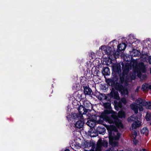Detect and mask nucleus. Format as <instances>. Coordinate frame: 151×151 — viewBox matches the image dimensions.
I'll use <instances>...</instances> for the list:
<instances>
[{
    "instance_id": "1",
    "label": "nucleus",
    "mask_w": 151,
    "mask_h": 151,
    "mask_svg": "<svg viewBox=\"0 0 151 151\" xmlns=\"http://www.w3.org/2000/svg\"><path fill=\"white\" fill-rule=\"evenodd\" d=\"M122 73L120 75V83H115L110 79H108V82L109 85L119 90L122 95H127L128 91L125 86L128 85V82L134 79L137 76L139 78H146V75L142 74V72L145 73L146 70L144 63H140L137 65L135 61L126 63L125 65H122Z\"/></svg>"
},
{
    "instance_id": "2",
    "label": "nucleus",
    "mask_w": 151,
    "mask_h": 151,
    "mask_svg": "<svg viewBox=\"0 0 151 151\" xmlns=\"http://www.w3.org/2000/svg\"><path fill=\"white\" fill-rule=\"evenodd\" d=\"M104 107L106 109L104 111L101 116L106 122L109 124H114L115 126H111L109 132V144L112 147L117 146L118 141L120 134L118 131V129H121L123 128V125L121 120L118 118H122L125 117V114L123 111H119L118 114L111 109L110 101L103 103Z\"/></svg>"
},
{
    "instance_id": "3",
    "label": "nucleus",
    "mask_w": 151,
    "mask_h": 151,
    "mask_svg": "<svg viewBox=\"0 0 151 151\" xmlns=\"http://www.w3.org/2000/svg\"><path fill=\"white\" fill-rule=\"evenodd\" d=\"M79 113L73 114V117L74 119H88L91 118V114L88 110L89 109H86L83 106H80L78 109Z\"/></svg>"
},
{
    "instance_id": "4",
    "label": "nucleus",
    "mask_w": 151,
    "mask_h": 151,
    "mask_svg": "<svg viewBox=\"0 0 151 151\" xmlns=\"http://www.w3.org/2000/svg\"><path fill=\"white\" fill-rule=\"evenodd\" d=\"M145 101L140 99L139 98L137 100L135 103L132 104L130 105L131 109L134 111V113L137 114L138 113V109L140 111H142L143 110V108L142 106L144 105Z\"/></svg>"
},
{
    "instance_id": "5",
    "label": "nucleus",
    "mask_w": 151,
    "mask_h": 151,
    "mask_svg": "<svg viewBox=\"0 0 151 151\" xmlns=\"http://www.w3.org/2000/svg\"><path fill=\"white\" fill-rule=\"evenodd\" d=\"M137 119V116L134 114L129 117L128 118L127 121L129 122H131L134 121L132 124V128L133 129H135L141 125V122L139 120L136 121Z\"/></svg>"
},
{
    "instance_id": "6",
    "label": "nucleus",
    "mask_w": 151,
    "mask_h": 151,
    "mask_svg": "<svg viewBox=\"0 0 151 151\" xmlns=\"http://www.w3.org/2000/svg\"><path fill=\"white\" fill-rule=\"evenodd\" d=\"M103 53L107 54L109 56V58H111V56L114 54L113 52L112 51V48L109 46H106L105 45H102L100 48V49Z\"/></svg>"
},
{
    "instance_id": "7",
    "label": "nucleus",
    "mask_w": 151,
    "mask_h": 151,
    "mask_svg": "<svg viewBox=\"0 0 151 151\" xmlns=\"http://www.w3.org/2000/svg\"><path fill=\"white\" fill-rule=\"evenodd\" d=\"M108 142L106 140H102L99 139L97 142V146L96 148V151H101V147L103 146L106 147L108 146Z\"/></svg>"
},
{
    "instance_id": "8",
    "label": "nucleus",
    "mask_w": 151,
    "mask_h": 151,
    "mask_svg": "<svg viewBox=\"0 0 151 151\" xmlns=\"http://www.w3.org/2000/svg\"><path fill=\"white\" fill-rule=\"evenodd\" d=\"M108 95L111 98H113L117 100H119L120 99L118 92L113 88L112 89L110 93L108 94Z\"/></svg>"
},
{
    "instance_id": "9",
    "label": "nucleus",
    "mask_w": 151,
    "mask_h": 151,
    "mask_svg": "<svg viewBox=\"0 0 151 151\" xmlns=\"http://www.w3.org/2000/svg\"><path fill=\"white\" fill-rule=\"evenodd\" d=\"M132 39L131 37H130L131 42L129 43V46H132L133 47H134L138 46L140 42L137 39L134 38L133 36L132 37Z\"/></svg>"
},
{
    "instance_id": "10",
    "label": "nucleus",
    "mask_w": 151,
    "mask_h": 151,
    "mask_svg": "<svg viewBox=\"0 0 151 151\" xmlns=\"http://www.w3.org/2000/svg\"><path fill=\"white\" fill-rule=\"evenodd\" d=\"M95 96L99 99L101 101L106 100L107 99V97L105 94L101 93L98 92L95 93Z\"/></svg>"
},
{
    "instance_id": "11",
    "label": "nucleus",
    "mask_w": 151,
    "mask_h": 151,
    "mask_svg": "<svg viewBox=\"0 0 151 151\" xmlns=\"http://www.w3.org/2000/svg\"><path fill=\"white\" fill-rule=\"evenodd\" d=\"M83 104L84 107L86 108H87L88 109H89V110H88L89 112H90L91 109L92 108V104L90 102L87 100H84L83 102Z\"/></svg>"
},
{
    "instance_id": "12",
    "label": "nucleus",
    "mask_w": 151,
    "mask_h": 151,
    "mask_svg": "<svg viewBox=\"0 0 151 151\" xmlns=\"http://www.w3.org/2000/svg\"><path fill=\"white\" fill-rule=\"evenodd\" d=\"M81 120L77 122L75 124V127L78 128H81L83 127L84 124V121H85V119H80Z\"/></svg>"
},
{
    "instance_id": "13",
    "label": "nucleus",
    "mask_w": 151,
    "mask_h": 151,
    "mask_svg": "<svg viewBox=\"0 0 151 151\" xmlns=\"http://www.w3.org/2000/svg\"><path fill=\"white\" fill-rule=\"evenodd\" d=\"M113 69L114 71L118 74L121 72V66L120 64L114 65L113 67Z\"/></svg>"
},
{
    "instance_id": "14",
    "label": "nucleus",
    "mask_w": 151,
    "mask_h": 151,
    "mask_svg": "<svg viewBox=\"0 0 151 151\" xmlns=\"http://www.w3.org/2000/svg\"><path fill=\"white\" fill-rule=\"evenodd\" d=\"M141 89L143 91L151 89V83H145L143 84L142 86Z\"/></svg>"
},
{
    "instance_id": "15",
    "label": "nucleus",
    "mask_w": 151,
    "mask_h": 151,
    "mask_svg": "<svg viewBox=\"0 0 151 151\" xmlns=\"http://www.w3.org/2000/svg\"><path fill=\"white\" fill-rule=\"evenodd\" d=\"M102 73L104 76L109 75L110 74L109 68L107 67L104 68L102 70Z\"/></svg>"
},
{
    "instance_id": "16",
    "label": "nucleus",
    "mask_w": 151,
    "mask_h": 151,
    "mask_svg": "<svg viewBox=\"0 0 151 151\" xmlns=\"http://www.w3.org/2000/svg\"><path fill=\"white\" fill-rule=\"evenodd\" d=\"M131 55L133 57H138L140 55V52L137 50L133 49L131 52Z\"/></svg>"
},
{
    "instance_id": "17",
    "label": "nucleus",
    "mask_w": 151,
    "mask_h": 151,
    "mask_svg": "<svg viewBox=\"0 0 151 151\" xmlns=\"http://www.w3.org/2000/svg\"><path fill=\"white\" fill-rule=\"evenodd\" d=\"M82 145L85 148H88L91 146V142L89 141H83L82 143Z\"/></svg>"
},
{
    "instance_id": "18",
    "label": "nucleus",
    "mask_w": 151,
    "mask_h": 151,
    "mask_svg": "<svg viewBox=\"0 0 151 151\" xmlns=\"http://www.w3.org/2000/svg\"><path fill=\"white\" fill-rule=\"evenodd\" d=\"M97 130L99 133L103 134L106 131V129L104 127H102L100 126H98L97 128Z\"/></svg>"
},
{
    "instance_id": "19",
    "label": "nucleus",
    "mask_w": 151,
    "mask_h": 151,
    "mask_svg": "<svg viewBox=\"0 0 151 151\" xmlns=\"http://www.w3.org/2000/svg\"><path fill=\"white\" fill-rule=\"evenodd\" d=\"M84 92L85 95H90L91 94L92 91L89 87L86 86L84 88Z\"/></svg>"
},
{
    "instance_id": "20",
    "label": "nucleus",
    "mask_w": 151,
    "mask_h": 151,
    "mask_svg": "<svg viewBox=\"0 0 151 151\" xmlns=\"http://www.w3.org/2000/svg\"><path fill=\"white\" fill-rule=\"evenodd\" d=\"M87 124L90 127H94L95 124V121L94 120H88L86 122Z\"/></svg>"
},
{
    "instance_id": "21",
    "label": "nucleus",
    "mask_w": 151,
    "mask_h": 151,
    "mask_svg": "<svg viewBox=\"0 0 151 151\" xmlns=\"http://www.w3.org/2000/svg\"><path fill=\"white\" fill-rule=\"evenodd\" d=\"M126 46V45L125 43H122L117 46V48L119 50L122 51L125 49Z\"/></svg>"
},
{
    "instance_id": "22",
    "label": "nucleus",
    "mask_w": 151,
    "mask_h": 151,
    "mask_svg": "<svg viewBox=\"0 0 151 151\" xmlns=\"http://www.w3.org/2000/svg\"><path fill=\"white\" fill-rule=\"evenodd\" d=\"M142 134L147 136L149 133V131L148 129L147 128H144L141 131Z\"/></svg>"
},
{
    "instance_id": "23",
    "label": "nucleus",
    "mask_w": 151,
    "mask_h": 151,
    "mask_svg": "<svg viewBox=\"0 0 151 151\" xmlns=\"http://www.w3.org/2000/svg\"><path fill=\"white\" fill-rule=\"evenodd\" d=\"M143 106H145L147 109H151V102L150 101H145L144 105H143Z\"/></svg>"
},
{
    "instance_id": "24",
    "label": "nucleus",
    "mask_w": 151,
    "mask_h": 151,
    "mask_svg": "<svg viewBox=\"0 0 151 151\" xmlns=\"http://www.w3.org/2000/svg\"><path fill=\"white\" fill-rule=\"evenodd\" d=\"M137 134L135 130H133L132 132V135L131 137L132 138L134 139L137 136Z\"/></svg>"
},
{
    "instance_id": "25",
    "label": "nucleus",
    "mask_w": 151,
    "mask_h": 151,
    "mask_svg": "<svg viewBox=\"0 0 151 151\" xmlns=\"http://www.w3.org/2000/svg\"><path fill=\"white\" fill-rule=\"evenodd\" d=\"M146 119L147 121H149L151 120V113L150 114H147L146 116Z\"/></svg>"
},
{
    "instance_id": "26",
    "label": "nucleus",
    "mask_w": 151,
    "mask_h": 151,
    "mask_svg": "<svg viewBox=\"0 0 151 151\" xmlns=\"http://www.w3.org/2000/svg\"><path fill=\"white\" fill-rule=\"evenodd\" d=\"M120 101L123 103L124 104H125L127 103L126 99L124 98L122 99Z\"/></svg>"
},
{
    "instance_id": "27",
    "label": "nucleus",
    "mask_w": 151,
    "mask_h": 151,
    "mask_svg": "<svg viewBox=\"0 0 151 151\" xmlns=\"http://www.w3.org/2000/svg\"><path fill=\"white\" fill-rule=\"evenodd\" d=\"M88 135L91 137H95V136H94L93 135V133L91 132H89L88 133Z\"/></svg>"
},
{
    "instance_id": "28",
    "label": "nucleus",
    "mask_w": 151,
    "mask_h": 151,
    "mask_svg": "<svg viewBox=\"0 0 151 151\" xmlns=\"http://www.w3.org/2000/svg\"><path fill=\"white\" fill-rule=\"evenodd\" d=\"M114 102L115 103V105L117 106L118 107H119L120 108L122 107V105L121 104H117L116 103L115 101H114Z\"/></svg>"
},
{
    "instance_id": "29",
    "label": "nucleus",
    "mask_w": 151,
    "mask_h": 151,
    "mask_svg": "<svg viewBox=\"0 0 151 151\" xmlns=\"http://www.w3.org/2000/svg\"><path fill=\"white\" fill-rule=\"evenodd\" d=\"M140 88V86H138L135 90V92H137L139 91V89Z\"/></svg>"
},
{
    "instance_id": "30",
    "label": "nucleus",
    "mask_w": 151,
    "mask_h": 151,
    "mask_svg": "<svg viewBox=\"0 0 151 151\" xmlns=\"http://www.w3.org/2000/svg\"><path fill=\"white\" fill-rule=\"evenodd\" d=\"M117 42V40H113L112 41L110 42L109 43V44H111V43H114V42Z\"/></svg>"
},
{
    "instance_id": "31",
    "label": "nucleus",
    "mask_w": 151,
    "mask_h": 151,
    "mask_svg": "<svg viewBox=\"0 0 151 151\" xmlns=\"http://www.w3.org/2000/svg\"><path fill=\"white\" fill-rule=\"evenodd\" d=\"M148 59L149 63L151 64V56L149 57Z\"/></svg>"
},
{
    "instance_id": "32",
    "label": "nucleus",
    "mask_w": 151,
    "mask_h": 151,
    "mask_svg": "<svg viewBox=\"0 0 151 151\" xmlns=\"http://www.w3.org/2000/svg\"><path fill=\"white\" fill-rule=\"evenodd\" d=\"M113 148H109L108 150H106V151H113Z\"/></svg>"
},
{
    "instance_id": "33",
    "label": "nucleus",
    "mask_w": 151,
    "mask_h": 151,
    "mask_svg": "<svg viewBox=\"0 0 151 151\" xmlns=\"http://www.w3.org/2000/svg\"><path fill=\"white\" fill-rule=\"evenodd\" d=\"M147 56L146 55H142L141 56V58H142L144 57V58H146Z\"/></svg>"
},
{
    "instance_id": "34",
    "label": "nucleus",
    "mask_w": 151,
    "mask_h": 151,
    "mask_svg": "<svg viewBox=\"0 0 151 151\" xmlns=\"http://www.w3.org/2000/svg\"><path fill=\"white\" fill-rule=\"evenodd\" d=\"M70 114L69 113H68L67 114V118H68V116H70Z\"/></svg>"
},
{
    "instance_id": "35",
    "label": "nucleus",
    "mask_w": 151,
    "mask_h": 151,
    "mask_svg": "<svg viewBox=\"0 0 151 151\" xmlns=\"http://www.w3.org/2000/svg\"><path fill=\"white\" fill-rule=\"evenodd\" d=\"M68 112H70V109L68 108Z\"/></svg>"
},
{
    "instance_id": "36",
    "label": "nucleus",
    "mask_w": 151,
    "mask_h": 151,
    "mask_svg": "<svg viewBox=\"0 0 151 151\" xmlns=\"http://www.w3.org/2000/svg\"><path fill=\"white\" fill-rule=\"evenodd\" d=\"M141 151H147L145 149L142 150Z\"/></svg>"
},
{
    "instance_id": "37",
    "label": "nucleus",
    "mask_w": 151,
    "mask_h": 151,
    "mask_svg": "<svg viewBox=\"0 0 151 151\" xmlns=\"http://www.w3.org/2000/svg\"><path fill=\"white\" fill-rule=\"evenodd\" d=\"M115 109L116 110H118V109L117 108V107H116L115 106Z\"/></svg>"
},
{
    "instance_id": "38",
    "label": "nucleus",
    "mask_w": 151,
    "mask_h": 151,
    "mask_svg": "<svg viewBox=\"0 0 151 151\" xmlns=\"http://www.w3.org/2000/svg\"><path fill=\"white\" fill-rule=\"evenodd\" d=\"M65 151H70V150L68 149H66L65 150Z\"/></svg>"
},
{
    "instance_id": "39",
    "label": "nucleus",
    "mask_w": 151,
    "mask_h": 151,
    "mask_svg": "<svg viewBox=\"0 0 151 151\" xmlns=\"http://www.w3.org/2000/svg\"><path fill=\"white\" fill-rule=\"evenodd\" d=\"M129 42H130L129 43V45H130V44H129V43H130L131 42V41H129Z\"/></svg>"
},
{
    "instance_id": "40",
    "label": "nucleus",
    "mask_w": 151,
    "mask_h": 151,
    "mask_svg": "<svg viewBox=\"0 0 151 151\" xmlns=\"http://www.w3.org/2000/svg\"><path fill=\"white\" fill-rule=\"evenodd\" d=\"M111 45L113 46V47H114V46L112 44Z\"/></svg>"
},
{
    "instance_id": "41",
    "label": "nucleus",
    "mask_w": 151,
    "mask_h": 151,
    "mask_svg": "<svg viewBox=\"0 0 151 151\" xmlns=\"http://www.w3.org/2000/svg\"><path fill=\"white\" fill-rule=\"evenodd\" d=\"M150 73L151 74V68L150 69Z\"/></svg>"
},
{
    "instance_id": "42",
    "label": "nucleus",
    "mask_w": 151,
    "mask_h": 151,
    "mask_svg": "<svg viewBox=\"0 0 151 151\" xmlns=\"http://www.w3.org/2000/svg\"><path fill=\"white\" fill-rule=\"evenodd\" d=\"M113 55V56H115V55Z\"/></svg>"
}]
</instances>
